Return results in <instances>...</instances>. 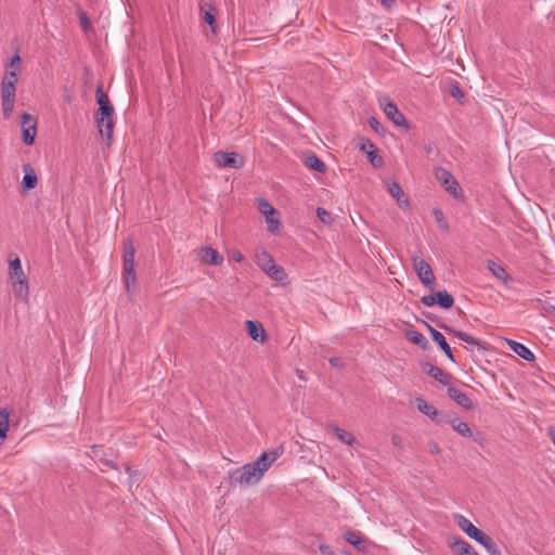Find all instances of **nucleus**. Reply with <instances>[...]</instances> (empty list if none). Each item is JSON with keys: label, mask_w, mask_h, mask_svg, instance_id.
Instances as JSON below:
<instances>
[{"label": "nucleus", "mask_w": 555, "mask_h": 555, "mask_svg": "<svg viewBox=\"0 0 555 555\" xmlns=\"http://www.w3.org/2000/svg\"><path fill=\"white\" fill-rule=\"evenodd\" d=\"M454 430L462 437L470 438L473 436L469 425L464 421L459 423L457 426H454Z\"/></svg>", "instance_id": "obj_35"}, {"label": "nucleus", "mask_w": 555, "mask_h": 555, "mask_svg": "<svg viewBox=\"0 0 555 555\" xmlns=\"http://www.w3.org/2000/svg\"><path fill=\"white\" fill-rule=\"evenodd\" d=\"M214 162L220 168L240 169L244 166V157L237 153L218 151L214 154Z\"/></svg>", "instance_id": "obj_7"}, {"label": "nucleus", "mask_w": 555, "mask_h": 555, "mask_svg": "<svg viewBox=\"0 0 555 555\" xmlns=\"http://www.w3.org/2000/svg\"><path fill=\"white\" fill-rule=\"evenodd\" d=\"M451 547L459 555H479L477 553V551L468 542H466L463 539H455L451 543Z\"/></svg>", "instance_id": "obj_24"}, {"label": "nucleus", "mask_w": 555, "mask_h": 555, "mask_svg": "<svg viewBox=\"0 0 555 555\" xmlns=\"http://www.w3.org/2000/svg\"><path fill=\"white\" fill-rule=\"evenodd\" d=\"M319 550H320V552H321L323 555H333V551H332L331 546H330V545H327V544H321V545L319 546Z\"/></svg>", "instance_id": "obj_47"}, {"label": "nucleus", "mask_w": 555, "mask_h": 555, "mask_svg": "<svg viewBox=\"0 0 555 555\" xmlns=\"http://www.w3.org/2000/svg\"><path fill=\"white\" fill-rule=\"evenodd\" d=\"M246 331L249 337L256 341L263 343L267 339V333L262 324L258 321L247 320Z\"/></svg>", "instance_id": "obj_18"}, {"label": "nucleus", "mask_w": 555, "mask_h": 555, "mask_svg": "<svg viewBox=\"0 0 555 555\" xmlns=\"http://www.w3.org/2000/svg\"><path fill=\"white\" fill-rule=\"evenodd\" d=\"M488 270L492 273L493 276H495L498 280L502 281L503 283H507L511 280V276L506 272V270L499 263H496L493 260H489L487 262Z\"/></svg>", "instance_id": "obj_26"}, {"label": "nucleus", "mask_w": 555, "mask_h": 555, "mask_svg": "<svg viewBox=\"0 0 555 555\" xmlns=\"http://www.w3.org/2000/svg\"><path fill=\"white\" fill-rule=\"evenodd\" d=\"M9 278L11 281L27 278L23 271L22 262L18 257H15L9 263Z\"/></svg>", "instance_id": "obj_28"}, {"label": "nucleus", "mask_w": 555, "mask_h": 555, "mask_svg": "<svg viewBox=\"0 0 555 555\" xmlns=\"http://www.w3.org/2000/svg\"><path fill=\"white\" fill-rule=\"evenodd\" d=\"M367 158H369L370 164L374 168H380L384 164L383 157L378 154L377 149L369 151Z\"/></svg>", "instance_id": "obj_34"}, {"label": "nucleus", "mask_w": 555, "mask_h": 555, "mask_svg": "<svg viewBox=\"0 0 555 555\" xmlns=\"http://www.w3.org/2000/svg\"><path fill=\"white\" fill-rule=\"evenodd\" d=\"M330 428L341 442L348 446H353L357 442L356 437L351 433L338 427L337 425L331 424Z\"/></svg>", "instance_id": "obj_29"}, {"label": "nucleus", "mask_w": 555, "mask_h": 555, "mask_svg": "<svg viewBox=\"0 0 555 555\" xmlns=\"http://www.w3.org/2000/svg\"><path fill=\"white\" fill-rule=\"evenodd\" d=\"M425 151H426L427 154L433 153V146L430 144L426 145L425 146Z\"/></svg>", "instance_id": "obj_53"}, {"label": "nucleus", "mask_w": 555, "mask_h": 555, "mask_svg": "<svg viewBox=\"0 0 555 555\" xmlns=\"http://www.w3.org/2000/svg\"><path fill=\"white\" fill-rule=\"evenodd\" d=\"M424 324L427 327L428 332L430 333L433 340L441 348V350L444 352L448 359L454 362L455 360L452 353V349L450 345L447 343L446 337L439 331L429 325L427 322H424Z\"/></svg>", "instance_id": "obj_14"}, {"label": "nucleus", "mask_w": 555, "mask_h": 555, "mask_svg": "<svg viewBox=\"0 0 555 555\" xmlns=\"http://www.w3.org/2000/svg\"><path fill=\"white\" fill-rule=\"evenodd\" d=\"M80 22H81V26H82L83 29H88L89 28L90 23H89L88 18L85 15L81 16Z\"/></svg>", "instance_id": "obj_50"}, {"label": "nucleus", "mask_w": 555, "mask_h": 555, "mask_svg": "<svg viewBox=\"0 0 555 555\" xmlns=\"http://www.w3.org/2000/svg\"><path fill=\"white\" fill-rule=\"evenodd\" d=\"M448 396L465 410L470 411L475 409V404L472 399L455 387L448 388Z\"/></svg>", "instance_id": "obj_17"}, {"label": "nucleus", "mask_w": 555, "mask_h": 555, "mask_svg": "<svg viewBox=\"0 0 555 555\" xmlns=\"http://www.w3.org/2000/svg\"><path fill=\"white\" fill-rule=\"evenodd\" d=\"M304 164L307 168L324 173L326 171V165L315 154L311 153L306 156Z\"/></svg>", "instance_id": "obj_27"}, {"label": "nucleus", "mask_w": 555, "mask_h": 555, "mask_svg": "<svg viewBox=\"0 0 555 555\" xmlns=\"http://www.w3.org/2000/svg\"><path fill=\"white\" fill-rule=\"evenodd\" d=\"M421 302L426 307L438 305L443 309H450L454 305V298L447 291H440L430 295L423 296L421 298Z\"/></svg>", "instance_id": "obj_10"}, {"label": "nucleus", "mask_w": 555, "mask_h": 555, "mask_svg": "<svg viewBox=\"0 0 555 555\" xmlns=\"http://www.w3.org/2000/svg\"><path fill=\"white\" fill-rule=\"evenodd\" d=\"M268 224V231L271 233H275L280 229V221L278 218H274L273 216H269L266 219Z\"/></svg>", "instance_id": "obj_38"}, {"label": "nucleus", "mask_w": 555, "mask_h": 555, "mask_svg": "<svg viewBox=\"0 0 555 555\" xmlns=\"http://www.w3.org/2000/svg\"><path fill=\"white\" fill-rule=\"evenodd\" d=\"M256 263L274 281L283 282L287 276L284 269L275 263L273 257L266 249L256 253Z\"/></svg>", "instance_id": "obj_5"}, {"label": "nucleus", "mask_w": 555, "mask_h": 555, "mask_svg": "<svg viewBox=\"0 0 555 555\" xmlns=\"http://www.w3.org/2000/svg\"><path fill=\"white\" fill-rule=\"evenodd\" d=\"M201 11L203 12V20L205 23H207L212 31L215 33V26H216V13L217 9L211 3H204L201 7Z\"/></svg>", "instance_id": "obj_25"}, {"label": "nucleus", "mask_w": 555, "mask_h": 555, "mask_svg": "<svg viewBox=\"0 0 555 555\" xmlns=\"http://www.w3.org/2000/svg\"><path fill=\"white\" fill-rule=\"evenodd\" d=\"M554 24H555V16L553 17Z\"/></svg>", "instance_id": "obj_57"}, {"label": "nucleus", "mask_w": 555, "mask_h": 555, "mask_svg": "<svg viewBox=\"0 0 555 555\" xmlns=\"http://www.w3.org/2000/svg\"><path fill=\"white\" fill-rule=\"evenodd\" d=\"M461 422H462V420L455 415H449L447 417H443V423L449 424L453 429H454V426H457V424Z\"/></svg>", "instance_id": "obj_42"}, {"label": "nucleus", "mask_w": 555, "mask_h": 555, "mask_svg": "<svg viewBox=\"0 0 555 555\" xmlns=\"http://www.w3.org/2000/svg\"><path fill=\"white\" fill-rule=\"evenodd\" d=\"M435 178L438 182H440L444 190L448 193H450L454 198L463 197V191L459 182L455 180V178L449 170L442 167L436 168Z\"/></svg>", "instance_id": "obj_6"}, {"label": "nucleus", "mask_w": 555, "mask_h": 555, "mask_svg": "<svg viewBox=\"0 0 555 555\" xmlns=\"http://www.w3.org/2000/svg\"><path fill=\"white\" fill-rule=\"evenodd\" d=\"M95 98L99 104L94 114L95 124L101 137L106 141V145L109 146L112 144L115 127L113 119L115 109L107 94L103 92L101 85L96 87Z\"/></svg>", "instance_id": "obj_2"}, {"label": "nucleus", "mask_w": 555, "mask_h": 555, "mask_svg": "<svg viewBox=\"0 0 555 555\" xmlns=\"http://www.w3.org/2000/svg\"><path fill=\"white\" fill-rule=\"evenodd\" d=\"M428 448H429V452L431 454L436 455V454H439L441 452V449H440L439 444L436 441H429Z\"/></svg>", "instance_id": "obj_44"}, {"label": "nucleus", "mask_w": 555, "mask_h": 555, "mask_svg": "<svg viewBox=\"0 0 555 555\" xmlns=\"http://www.w3.org/2000/svg\"><path fill=\"white\" fill-rule=\"evenodd\" d=\"M440 327L443 328L444 331H448V332L454 334L459 339H461L469 345L479 346V341L476 338L469 336L465 332L455 331V330L449 327L448 325H440Z\"/></svg>", "instance_id": "obj_32"}, {"label": "nucleus", "mask_w": 555, "mask_h": 555, "mask_svg": "<svg viewBox=\"0 0 555 555\" xmlns=\"http://www.w3.org/2000/svg\"><path fill=\"white\" fill-rule=\"evenodd\" d=\"M425 315H426V318H428L429 320H431V321L434 320V319L430 317V314H429V313H426Z\"/></svg>", "instance_id": "obj_54"}, {"label": "nucleus", "mask_w": 555, "mask_h": 555, "mask_svg": "<svg viewBox=\"0 0 555 555\" xmlns=\"http://www.w3.org/2000/svg\"><path fill=\"white\" fill-rule=\"evenodd\" d=\"M450 94L457 100H462L464 98V92L457 83L451 86Z\"/></svg>", "instance_id": "obj_41"}, {"label": "nucleus", "mask_w": 555, "mask_h": 555, "mask_svg": "<svg viewBox=\"0 0 555 555\" xmlns=\"http://www.w3.org/2000/svg\"><path fill=\"white\" fill-rule=\"evenodd\" d=\"M197 255L207 264L220 266L223 262V257L212 247H202Z\"/></svg>", "instance_id": "obj_16"}, {"label": "nucleus", "mask_w": 555, "mask_h": 555, "mask_svg": "<svg viewBox=\"0 0 555 555\" xmlns=\"http://www.w3.org/2000/svg\"><path fill=\"white\" fill-rule=\"evenodd\" d=\"M405 336L411 343L417 345L423 350L429 349V343L422 333H420L415 330H410V331H406Z\"/></svg>", "instance_id": "obj_30"}, {"label": "nucleus", "mask_w": 555, "mask_h": 555, "mask_svg": "<svg viewBox=\"0 0 555 555\" xmlns=\"http://www.w3.org/2000/svg\"><path fill=\"white\" fill-rule=\"evenodd\" d=\"M10 67H14L16 68V70H20L21 69V57L18 54H15L11 61H10Z\"/></svg>", "instance_id": "obj_43"}, {"label": "nucleus", "mask_w": 555, "mask_h": 555, "mask_svg": "<svg viewBox=\"0 0 555 555\" xmlns=\"http://www.w3.org/2000/svg\"><path fill=\"white\" fill-rule=\"evenodd\" d=\"M37 134V121L28 113L22 115V135L26 145H33Z\"/></svg>", "instance_id": "obj_11"}, {"label": "nucleus", "mask_w": 555, "mask_h": 555, "mask_svg": "<svg viewBox=\"0 0 555 555\" xmlns=\"http://www.w3.org/2000/svg\"><path fill=\"white\" fill-rule=\"evenodd\" d=\"M369 124L372 127V129H374L376 132L379 131L380 124H379V121L375 117H371L369 119Z\"/></svg>", "instance_id": "obj_46"}, {"label": "nucleus", "mask_w": 555, "mask_h": 555, "mask_svg": "<svg viewBox=\"0 0 555 555\" xmlns=\"http://www.w3.org/2000/svg\"><path fill=\"white\" fill-rule=\"evenodd\" d=\"M16 86L1 81V105L4 118H10L14 109Z\"/></svg>", "instance_id": "obj_8"}, {"label": "nucleus", "mask_w": 555, "mask_h": 555, "mask_svg": "<svg viewBox=\"0 0 555 555\" xmlns=\"http://www.w3.org/2000/svg\"><path fill=\"white\" fill-rule=\"evenodd\" d=\"M134 245L131 237L122 242V274L127 292H131L137 285V274L134 270Z\"/></svg>", "instance_id": "obj_4"}, {"label": "nucleus", "mask_w": 555, "mask_h": 555, "mask_svg": "<svg viewBox=\"0 0 555 555\" xmlns=\"http://www.w3.org/2000/svg\"><path fill=\"white\" fill-rule=\"evenodd\" d=\"M359 149H360V151L369 154V151L375 150L377 147L370 139L361 138L360 143H359Z\"/></svg>", "instance_id": "obj_37"}, {"label": "nucleus", "mask_w": 555, "mask_h": 555, "mask_svg": "<svg viewBox=\"0 0 555 555\" xmlns=\"http://www.w3.org/2000/svg\"><path fill=\"white\" fill-rule=\"evenodd\" d=\"M417 410L429 417L433 422L438 425L443 424V416L440 415L439 411L431 404L418 397L415 399Z\"/></svg>", "instance_id": "obj_13"}, {"label": "nucleus", "mask_w": 555, "mask_h": 555, "mask_svg": "<svg viewBox=\"0 0 555 555\" xmlns=\"http://www.w3.org/2000/svg\"><path fill=\"white\" fill-rule=\"evenodd\" d=\"M23 171H24V177L22 180V188L25 191L35 189L38 184V178H37V175L35 172V169L33 168V166L30 164H24Z\"/></svg>", "instance_id": "obj_19"}, {"label": "nucleus", "mask_w": 555, "mask_h": 555, "mask_svg": "<svg viewBox=\"0 0 555 555\" xmlns=\"http://www.w3.org/2000/svg\"><path fill=\"white\" fill-rule=\"evenodd\" d=\"M433 215L441 229H449L448 222L446 221L444 215L440 208H434Z\"/></svg>", "instance_id": "obj_36"}, {"label": "nucleus", "mask_w": 555, "mask_h": 555, "mask_svg": "<svg viewBox=\"0 0 555 555\" xmlns=\"http://www.w3.org/2000/svg\"><path fill=\"white\" fill-rule=\"evenodd\" d=\"M393 446L401 447V438L398 435H393L391 438Z\"/></svg>", "instance_id": "obj_51"}, {"label": "nucleus", "mask_w": 555, "mask_h": 555, "mask_svg": "<svg viewBox=\"0 0 555 555\" xmlns=\"http://www.w3.org/2000/svg\"><path fill=\"white\" fill-rule=\"evenodd\" d=\"M380 2L387 9H390L395 4V0H380Z\"/></svg>", "instance_id": "obj_52"}, {"label": "nucleus", "mask_w": 555, "mask_h": 555, "mask_svg": "<svg viewBox=\"0 0 555 555\" xmlns=\"http://www.w3.org/2000/svg\"><path fill=\"white\" fill-rule=\"evenodd\" d=\"M423 371L427 375H429L430 377L435 378L437 382L446 386L449 385L452 379V375L429 362L423 364Z\"/></svg>", "instance_id": "obj_15"}, {"label": "nucleus", "mask_w": 555, "mask_h": 555, "mask_svg": "<svg viewBox=\"0 0 555 555\" xmlns=\"http://www.w3.org/2000/svg\"><path fill=\"white\" fill-rule=\"evenodd\" d=\"M17 81H18V75H17L16 70H7L5 72L2 82H11V85L16 86Z\"/></svg>", "instance_id": "obj_40"}, {"label": "nucleus", "mask_w": 555, "mask_h": 555, "mask_svg": "<svg viewBox=\"0 0 555 555\" xmlns=\"http://www.w3.org/2000/svg\"><path fill=\"white\" fill-rule=\"evenodd\" d=\"M344 539L354 546L358 551H365L369 545L370 541L365 538H362L359 533L354 531H348L345 533Z\"/></svg>", "instance_id": "obj_23"}, {"label": "nucleus", "mask_w": 555, "mask_h": 555, "mask_svg": "<svg viewBox=\"0 0 555 555\" xmlns=\"http://www.w3.org/2000/svg\"><path fill=\"white\" fill-rule=\"evenodd\" d=\"M330 364L333 366V367H341L344 365V362L340 358L338 357H333L330 359Z\"/></svg>", "instance_id": "obj_45"}, {"label": "nucleus", "mask_w": 555, "mask_h": 555, "mask_svg": "<svg viewBox=\"0 0 555 555\" xmlns=\"http://www.w3.org/2000/svg\"><path fill=\"white\" fill-rule=\"evenodd\" d=\"M317 216L323 223L328 224L332 222L331 214L322 207L317 208Z\"/></svg>", "instance_id": "obj_39"}, {"label": "nucleus", "mask_w": 555, "mask_h": 555, "mask_svg": "<svg viewBox=\"0 0 555 555\" xmlns=\"http://www.w3.org/2000/svg\"><path fill=\"white\" fill-rule=\"evenodd\" d=\"M345 555H352V554H350V553H346Z\"/></svg>", "instance_id": "obj_56"}, {"label": "nucleus", "mask_w": 555, "mask_h": 555, "mask_svg": "<svg viewBox=\"0 0 555 555\" xmlns=\"http://www.w3.org/2000/svg\"><path fill=\"white\" fill-rule=\"evenodd\" d=\"M388 192L397 201L399 207H401L403 209L410 208V202L404 196V192L399 183H397L395 181L391 183H388Z\"/></svg>", "instance_id": "obj_22"}, {"label": "nucleus", "mask_w": 555, "mask_h": 555, "mask_svg": "<svg viewBox=\"0 0 555 555\" xmlns=\"http://www.w3.org/2000/svg\"><path fill=\"white\" fill-rule=\"evenodd\" d=\"M259 211L267 217L273 216L276 214L275 208L266 199H259L258 204Z\"/></svg>", "instance_id": "obj_33"}, {"label": "nucleus", "mask_w": 555, "mask_h": 555, "mask_svg": "<svg viewBox=\"0 0 555 555\" xmlns=\"http://www.w3.org/2000/svg\"><path fill=\"white\" fill-rule=\"evenodd\" d=\"M384 113L385 115L398 127H402V128H405V129H409L410 128V124L409 121L406 120V118L404 117V115L402 113L399 112L397 105L391 102V101H387L385 104H384Z\"/></svg>", "instance_id": "obj_12"}, {"label": "nucleus", "mask_w": 555, "mask_h": 555, "mask_svg": "<svg viewBox=\"0 0 555 555\" xmlns=\"http://www.w3.org/2000/svg\"><path fill=\"white\" fill-rule=\"evenodd\" d=\"M125 469H126V473L130 476V478H131L130 485H132L133 482H135V480H132L133 476L135 475V472L129 465H126Z\"/></svg>", "instance_id": "obj_49"}, {"label": "nucleus", "mask_w": 555, "mask_h": 555, "mask_svg": "<svg viewBox=\"0 0 555 555\" xmlns=\"http://www.w3.org/2000/svg\"><path fill=\"white\" fill-rule=\"evenodd\" d=\"M414 270L421 280L422 284L429 288L434 289L436 285L435 274L429 266V263L424 259L413 258Z\"/></svg>", "instance_id": "obj_9"}, {"label": "nucleus", "mask_w": 555, "mask_h": 555, "mask_svg": "<svg viewBox=\"0 0 555 555\" xmlns=\"http://www.w3.org/2000/svg\"><path fill=\"white\" fill-rule=\"evenodd\" d=\"M507 345H508L509 349L513 352H515L518 357H520L521 359H524L528 362H532L535 360L533 352L528 347H526L524 344L518 343L516 340L508 339Z\"/></svg>", "instance_id": "obj_21"}, {"label": "nucleus", "mask_w": 555, "mask_h": 555, "mask_svg": "<svg viewBox=\"0 0 555 555\" xmlns=\"http://www.w3.org/2000/svg\"><path fill=\"white\" fill-rule=\"evenodd\" d=\"M9 417L10 413L7 409L0 410V446L7 438L8 431H9Z\"/></svg>", "instance_id": "obj_31"}, {"label": "nucleus", "mask_w": 555, "mask_h": 555, "mask_svg": "<svg viewBox=\"0 0 555 555\" xmlns=\"http://www.w3.org/2000/svg\"><path fill=\"white\" fill-rule=\"evenodd\" d=\"M455 521L457 526L473 540L481 544L490 555H502L498 544L494 540L478 529L463 515H456Z\"/></svg>", "instance_id": "obj_3"}, {"label": "nucleus", "mask_w": 555, "mask_h": 555, "mask_svg": "<svg viewBox=\"0 0 555 555\" xmlns=\"http://www.w3.org/2000/svg\"><path fill=\"white\" fill-rule=\"evenodd\" d=\"M14 296L23 301H27L29 297L28 279H20L11 281Z\"/></svg>", "instance_id": "obj_20"}, {"label": "nucleus", "mask_w": 555, "mask_h": 555, "mask_svg": "<svg viewBox=\"0 0 555 555\" xmlns=\"http://www.w3.org/2000/svg\"><path fill=\"white\" fill-rule=\"evenodd\" d=\"M232 258H233V260H234V261H236V262H242V261L244 260V256L242 255V253H241V251H234V253L232 254Z\"/></svg>", "instance_id": "obj_48"}, {"label": "nucleus", "mask_w": 555, "mask_h": 555, "mask_svg": "<svg viewBox=\"0 0 555 555\" xmlns=\"http://www.w3.org/2000/svg\"><path fill=\"white\" fill-rule=\"evenodd\" d=\"M106 464L109 465L111 467H115V465L112 462H107Z\"/></svg>", "instance_id": "obj_55"}, {"label": "nucleus", "mask_w": 555, "mask_h": 555, "mask_svg": "<svg viewBox=\"0 0 555 555\" xmlns=\"http://www.w3.org/2000/svg\"><path fill=\"white\" fill-rule=\"evenodd\" d=\"M282 454V448L272 449L261 453L256 461L231 470L229 473V486L231 488L237 486L245 488L257 485Z\"/></svg>", "instance_id": "obj_1"}]
</instances>
